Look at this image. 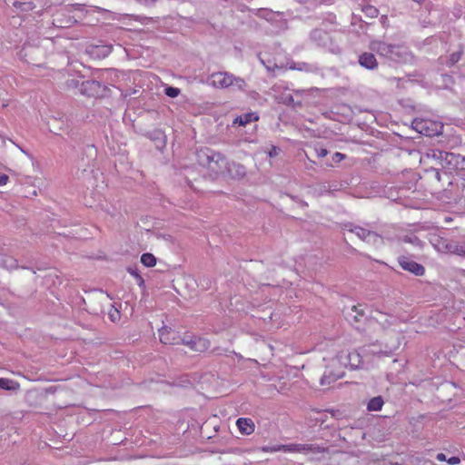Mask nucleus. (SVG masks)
<instances>
[{"mask_svg": "<svg viewBox=\"0 0 465 465\" xmlns=\"http://www.w3.org/2000/svg\"><path fill=\"white\" fill-rule=\"evenodd\" d=\"M311 35H312V38L320 39V40H324L328 36L324 31L320 30V29L313 30L312 32Z\"/></svg>", "mask_w": 465, "mask_h": 465, "instance_id": "nucleus-32", "label": "nucleus"}, {"mask_svg": "<svg viewBox=\"0 0 465 465\" xmlns=\"http://www.w3.org/2000/svg\"><path fill=\"white\" fill-rule=\"evenodd\" d=\"M180 343L187 346L192 351L197 352H204L210 348V341L205 338L195 337V336H184L180 337Z\"/></svg>", "mask_w": 465, "mask_h": 465, "instance_id": "nucleus-7", "label": "nucleus"}, {"mask_svg": "<svg viewBox=\"0 0 465 465\" xmlns=\"http://www.w3.org/2000/svg\"><path fill=\"white\" fill-rule=\"evenodd\" d=\"M460 57H461V52H455V53L451 54L447 62V65H453L454 64H456L457 62L460 61Z\"/></svg>", "mask_w": 465, "mask_h": 465, "instance_id": "nucleus-33", "label": "nucleus"}, {"mask_svg": "<svg viewBox=\"0 0 465 465\" xmlns=\"http://www.w3.org/2000/svg\"><path fill=\"white\" fill-rule=\"evenodd\" d=\"M463 162H465V157L460 154L443 151L442 160L439 162V166L444 169L446 173H451L459 167L465 168Z\"/></svg>", "mask_w": 465, "mask_h": 465, "instance_id": "nucleus-6", "label": "nucleus"}, {"mask_svg": "<svg viewBox=\"0 0 465 465\" xmlns=\"http://www.w3.org/2000/svg\"><path fill=\"white\" fill-rule=\"evenodd\" d=\"M400 346V342L398 341L395 345L392 347H390L389 349H386L385 351H380L377 352H374L378 356H390Z\"/></svg>", "mask_w": 465, "mask_h": 465, "instance_id": "nucleus-30", "label": "nucleus"}, {"mask_svg": "<svg viewBox=\"0 0 465 465\" xmlns=\"http://www.w3.org/2000/svg\"><path fill=\"white\" fill-rule=\"evenodd\" d=\"M359 64L361 66L368 69L374 70L378 67V62L375 55L372 53H362L359 56Z\"/></svg>", "mask_w": 465, "mask_h": 465, "instance_id": "nucleus-15", "label": "nucleus"}, {"mask_svg": "<svg viewBox=\"0 0 465 465\" xmlns=\"http://www.w3.org/2000/svg\"><path fill=\"white\" fill-rule=\"evenodd\" d=\"M88 10L83 4H74L57 13L54 18V25L58 27H70L84 19Z\"/></svg>", "mask_w": 465, "mask_h": 465, "instance_id": "nucleus-1", "label": "nucleus"}, {"mask_svg": "<svg viewBox=\"0 0 465 465\" xmlns=\"http://www.w3.org/2000/svg\"><path fill=\"white\" fill-rule=\"evenodd\" d=\"M362 367V359L357 351H351L350 369L355 370Z\"/></svg>", "mask_w": 465, "mask_h": 465, "instance_id": "nucleus-21", "label": "nucleus"}, {"mask_svg": "<svg viewBox=\"0 0 465 465\" xmlns=\"http://www.w3.org/2000/svg\"><path fill=\"white\" fill-rule=\"evenodd\" d=\"M436 459L439 461H446V462H447V460H448L444 453H438L437 456H436Z\"/></svg>", "mask_w": 465, "mask_h": 465, "instance_id": "nucleus-44", "label": "nucleus"}, {"mask_svg": "<svg viewBox=\"0 0 465 465\" xmlns=\"http://www.w3.org/2000/svg\"><path fill=\"white\" fill-rule=\"evenodd\" d=\"M350 361H351V351L345 350L341 351L334 359L331 361V366L337 367L338 365L340 368H338L336 371H331L330 369H327L322 377L321 378V384L322 385H329L337 380L342 378L344 376V371L343 368H350Z\"/></svg>", "mask_w": 465, "mask_h": 465, "instance_id": "nucleus-2", "label": "nucleus"}, {"mask_svg": "<svg viewBox=\"0 0 465 465\" xmlns=\"http://www.w3.org/2000/svg\"><path fill=\"white\" fill-rule=\"evenodd\" d=\"M391 48V44H387L382 41H373L371 43V49L380 56L385 57L386 59L389 58Z\"/></svg>", "mask_w": 465, "mask_h": 465, "instance_id": "nucleus-17", "label": "nucleus"}, {"mask_svg": "<svg viewBox=\"0 0 465 465\" xmlns=\"http://www.w3.org/2000/svg\"><path fill=\"white\" fill-rule=\"evenodd\" d=\"M440 166H436V165H430V170L427 169L426 172H431V173L433 174L434 178L437 180V181H440Z\"/></svg>", "mask_w": 465, "mask_h": 465, "instance_id": "nucleus-34", "label": "nucleus"}, {"mask_svg": "<svg viewBox=\"0 0 465 465\" xmlns=\"http://www.w3.org/2000/svg\"><path fill=\"white\" fill-rule=\"evenodd\" d=\"M159 338L163 344H178L180 343V337L174 331L167 327H163L159 330Z\"/></svg>", "mask_w": 465, "mask_h": 465, "instance_id": "nucleus-14", "label": "nucleus"}, {"mask_svg": "<svg viewBox=\"0 0 465 465\" xmlns=\"http://www.w3.org/2000/svg\"><path fill=\"white\" fill-rule=\"evenodd\" d=\"M383 400L381 396L371 399L368 402L367 408L371 411H381L383 406Z\"/></svg>", "mask_w": 465, "mask_h": 465, "instance_id": "nucleus-22", "label": "nucleus"}, {"mask_svg": "<svg viewBox=\"0 0 465 465\" xmlns=\"http://www.w3.org/2000/svg\"><path fill=\"white\" fill-rule=\"evenodd\" d=\"M413 1L418 3V4H421L424 0H413Z\"/></svg>", "mask_w": 465, "mask_h": 465, "instance_id": "nucleus-46", "label": "nucleus"}, {"mask_svg": "<svg viewBox=\"0 0 465 465\" xmlns=\"http://www.w3.org/2000/svg\"><path fill=\"white\" fill-rule=\"evenodd\" d=\"M141 262L145 267H153L156 264V258L153 254L145 252L141 256Z\"/></svg>", "mask_w": 465, "mask_h": 465, "instance_id": "nucleus-24", "label": "nucleus"}, {"mask_svg": "<svg viewBox=\"0 0 465 465\" xmlns=\"http://www.w3.org/2000/svg\"><path fill=\"white\" fill-rule=\"evenodd\" d=\"M398 262L402 270L407 271L416 276H422L425 273V268L423 265L416 262L408 256H400L398 258Z\"/></svg>", "mask_w": 465, "mask_h": 465, "instance_id": "nucleus-10", "label": "nucleus"}, {"mask_svg": "<svg viewBox=\"0 0 465 465\" xmlns=\"http://www.w3.org/2000/svg\"><path fill=\"white\" fill-rule=\"evenodd\" d=\"M9 180V177L6 174H0V186L5 185Z\"/></svg>", "mask_w": 465, "mask_h": 465, "instance_id": "nucleus-41", "label": "nucleus"}, {"mask_svg": "<svg viewBox=\"0 0 465 465\" xmlns=\"http://www.w3.org/2000/svg\"><path fill=\"white\" fill-rule=\"evenodd\" d=\"M258 120H259V115L256 113L250 112V113H245L243 114L237 116L233 120L232 124H238L239 126H245L246 124H248L252 122H256Z\"/></svg>", "mask_w": 465, "mask_h": 465, "instance_id": "nucleus-18", "label": "nucleus"}, {"mask_svg": "<svg viewBox=\"0 0 465 465\" xmlns=\"http://www.w3.org/2000/svg\"><path fill=\"white\" fill-rule=\"evenodd\" d=\"M127 272L136 280V282H137V284L140 287L144 286V280L143 279V277L139 273L137 268H135V267H128L127 268Z\"/></svg>", "mask_w": 465, "mask_h": 465, "instance_id": "nucleus-25", "label": "nucleus"}, {"mask_svg": "<svg viewBox=\"0 0 465 465\" xmlns=\"http://www.w3.org/2000/svg\"><path fill=\"white\" fill-rule=\"evenodd\" d=\"M262 450L263 452H277V451H284L285 452V447L283 444H278L273 446H263L262 447Z\"/></svg>", "mask_w": 465, "mask_h": 465, "instance_id": "nucleus-29", "label": "nucleus"}, {"mask_svg": "<svg viewBox=\"0 0 465 465\" xmlns=\"http://www.w3.org/2000/svg\"><path fill=\"white\" fill-rule=\"evenodd\" d=\"M280 148L277 146H272L270 152L268 153L270 157H275L279 154Z\"/></svg>", "mask_w": 465, "mask_h": 465, "instance_id": "nucleus-39", "label": "nucleus"}, {"mask_svg": "<svg viewBox=\"0 0 465 465\" xmlns=\"http://www.w3.org/2000/svg\"><path fill=\"white\" fill-rule=\"evenodd\" d=\"M0 265L7 270H14L18 267L17 261L11 256H1Z\"/></svg>", "mask_w": 465, "mask_h": 465, "instance_id": "nucleus-20", "label": "nucleus"}, {"mask_svg": "<svg viewBox=\"0 0 465 465\" xmlns=\"http://www.w3.org/2000/svg\"><path fill=\"white\" fill-rule=\"evenodd\" d=\"M16 384L14 381L7 379V378H0V389L10 391L14 390L15 387L14 386Z\"/></svg>", "mask_w": 465, "mask_h": 465, "instance_id": "nucleus-28", "label": "nucleus"}, {"mask_svg": "<svg viewBox=\"0 0 465 465\" xmlns=\"http://www.w3.org/2000/svg\"><path fill=\"white\" fill-rule=\"evenodd\" d=\"M345 228L347 231L355 233L359 239L369 244L379 246L383 243L382 236L373 231L370 224H366V226H361L350 223L346 224Z\"/></svg>", "mask_w": 465, "mask_h": 465, "instance_id": "nucleus-4", "label": "nucleus"}, {"mask_svg": "<svg viewBox=\"0 0 465 465\" xmlns=\"http://www.w3.org/2000/svg\"><path fill=\"white\" fill-rule=\"evenodd\" d=\"M315 153L318 157L322 158L328 154V150L325 148H315Z\"/></svg>", "mask_w": 465, "mask_h": 465, "instance_id": "nucleus-37", "label": "nucleus"}, {"mask_svg": "<svg viewBox=\"0 0 465 465\" xmlns=\"http://www.w3.org/2000/svg\"><path fill=\"white\" fill-rule=\"evenodd\" d=\"M292 102H293V98H292V96L291 94H288V96L286 97V99H285L284 103H286V104H291V103H292Z\"/></svg>", "mask_w": 465, "mask_h": 465, "instance_id": "nucleus-45", "label": "nucleus"}, {"mask_svg": "<svg viewBox=\"0 0 465 465\" xmlns=\"http://www.w3.org/2000/svg\"><path fill=\"white\" fill-rule=\"evenodd\" d=\"M411 59V54L405 45H391L388 60L395 63H407Z\"/></svg>", "mask_w": 465, "mask_h": 465, "instance_id": "nucleus-8", "label": "nucleus"}, {"mask_svg": "<svg viewBox=\"0 0 465 465\" xmlns=\"http://www.w3.org/2000/svg\"><path fill=\"white\" fill-rule=\"evenodd\" d=\"M351 312L354 314H350V317H351L354 322H360L365 316V311L361 304L353 305L351 307Z\"/></svg>", "mask_w": 465, "mask_h": 465, "instance_id": "nucleus-23", "label": "nucleus"}, {"mask_svg": "<svg viewBox=\"0 0 465 465\" xmlns=\"http://www.w3.org/2000/svg\"><path fill=\"white\" fill-rule=\"evenodd\" d=\"M365 13L371 16V17H376L379 14V11L377 8H375L374 6H371V5H369V6H366V8L364 9Z\"/></svg>", "mask_w": 465, "mask_h": 465, "instance_id": "nucleus-36", "label": "nucleus"}, {"mask_svg": "<svg viewBox=\"0 0 465 465\" xmlns=\"http://www.w3.org/2000/svg\"><path fill=\"white\" fill-rule=\"evenodd\" d=\"M207 84L219 89L232 86L237 90L242 91L246 87V83L242 78L234 76L232 74L228 72H216L212 74L207 79Z\"/></svg>", "mask_w": 465, "mask_h": 465, "instance_id": "nucleus-3", "label": "nucleus"}, {"mask_svg": "<svg viewBox=\"0 0 465 465\" xmlns=\"http://www.w3.org/2000/svg\"><path fill=\"white\" fill-rule=\"evenodd\" d=\"M447 248L449 249V251L450 252H453L460 256H463V254L465 253V243L464 244L453 243V244L447 245Z\"/></svg>", "mask_w": 465, "mask_h": 465, "instance_id": "nucleus-26", "label": "nucleus"}, {"mask_svg": "<svg viewBox=\"0 0 465 465\" xmlns=\"http://www.w3.org/2000/svg\"><path fill=\"white\" fill-rule=\"evenodd\" d=\"M443 151L430 149L420 156V163L428 165L439 166V162L442 160Z\"/></svg>", "mask_w": 465, "mask_h": 465, "instance_id": "nucleus-13", "label": "nucleus"}, {"mask_svg": "<svg viewBox=\"0 0 465 465\" xmlns=\"http://www.w3.org/2000/svg\"><path fill=\"white\" fill-rule=\"evenodd\" d=\"M109 318L113 322H116L120 320V312L117 309H111L109 312Z\"/></svg>", "mask_w": 465, "mask_h": 465, "instance_id": "nucleus-35", "label": "nucleus"}, {"mask_svg": "<svg viewBox=\"0 0 465 465\" xmlns=\"http://www.w3.org/2000/svg\"><path fill=\"white\" fill-rule=\"evenodd\" d=\"M164 94L169 96V97H172V98H174V97H177L180 94V89L179 88H176V87H172V86H169V87H166L164 89Z\"/></svg>", "mask_w": 465, "mask_h": 465, "instance_id": "nucleus-31", "label": "nucleus"}, {"mask_svg": "<svg viewBox=\"0 0 465 465\" xmlns=\"http://www.w3.org/2000/svg\"><path fill=\"white\" fill-rule=\"evenodd\" d=\"M412 128L425 136L432 137L442 133L443 125L430 119H414Z\"/></svg>", "mask_w": 465, "mask_h": 465, "instance_id": "nucleus-5", "label": "nucleus"}, {"mask_svg": "<svg viewBox=\"0 0 465 465\" xmlns=\"http://www.w3.org/2000/svg\"><path fill=\"white\" fill-rule=\"evenodd\" d=\"M236 425L242 435L248 436L254 432L255 425L250 418H239L236 420Z\"/></svg>", "mask_w": 465, "mask_h": 465, "instance_id": "nucleus-16", "label": "nucleus"}, {"mask_svg": "<svg viewBox=\"0 0 465 465\" xmlns=\"http://www.w3.org/2000/svg\"><path fill=\"white\" fill-rule=\"evenodd\" d=\"M290 69L297 70V71H304L309 73H316L319 71V68L314 65L304 62L292 63L290 65Z\"/></svg>", "mask_w": 465, "mask_h": 465, "instance_id": "nucleus-19", "label": "nucleus"}, {"mask_svg": "<svg viewBox=\"0 0 465 465\" xmlns=\"http://www.w3.org/2000/svg\"><path fill=\"white\" fill-rule=\"evenodd\" d=\"M256 15L268 21L272 20L275 15L272 10L266 8L258 9Z\"/></svg>", "mask_w": 465, "mask_h": 465, "instance_id": "nucleus-27", "label": "nucleus"}, {"mask_svg": "<svg viewBox=\"0 0 465 465\" xmlns=\"http://www.w3.org/2000/svg\"><path fill=\"white\" fill-rule=\"evenodd\" d=\"M197 158L202 165H211L213 163L217 164L220 161H223V156L220 153L209 148L201 149L197 153Z\"/></svg>", "mask_w": 465, "mask_h": 465, "instance_id": "nucleus-11", "label": "nucleus"}, {"mask_svg": "<svg viewBox=\"0 0 465 465\" xmlns=\"http://www.w3.org/2000/svg\"><path fill=\"white\" fill-rule=\"evenodd\" d=\"M396 321V319L392 316L390 317V319H386V321L384 322H382V325L384 327L386 326H390L391 324H393V322Z\"/></svg>", "mask_w": 465, "mask_h": 465, "instance_id": "nucleus-43", "label": "nucleus"}, {"mask_svg": "<svg viewBox=\"0 0 465 465\" xmlns=\"http://www.w3.org/2000/svg\"><path fill=\"white\" fill-rule=\"evenodd\" d=\"M460 462V460L459 457L453 456L447 460V463L450 465H457Z\"/></svg>", "mask_w": 465, "mask_h": 465, "instance_id": "nucleus-40", "label": "nucleus"}, {"mask_svg": "<svg viewBox=\"0 0 465 465\" xmlns=\"http://www.w3.org/2000/svg\"><path fill=\"white\" fill-rule=\"evenodd\" d=\"M13 143H14V144H15V146H16V147H17V148H18V149H19V150H20L24 154H25L28 158L33 159L32 154H31L28 151L25 150L23 147H21L20 145L16 144V143H14V142H13Z\"/></svg>", "mask_w": 465, "mask_h": 465, "instance_id": "nucleus-42", "label": "nucleus"}, {"mask_svg": "<svg viewBox=\"0 0 465 465\" xmlns=\"http://www.w3.org/2000/svg\"><path fill=\"white\" fill-rule=\"evenodd\" d=\"M406 241H407V242H414V241H412V239H411V238H408V239H406Z\"/></svg>", "mask_w": 465, "mask_h": 465, "instance_id": "nucleus-47", "label": "nucleus"}, {"mask_svg": "<svg viewBox=\"0 0 465 465\" xmlns=\"http://www.w3.org/2000/svg\"><path fill=\"white\" fill-rule=\"evenodd\" d=\"M285 452H313L321 453L324 451V448H322L315 444H287L284 445Z\"/></svg>", "mask_w": 465, "mask_h": 465, "instance_id": "nucleus-12", "label": "nucleus"}, {"mask_svg": "<svg viewBox=\"0 0 465 465\" xmlns=\"http://www.w3.org/2000/svg\"><path fill=\"white\" fill-rule=\"evenodd\" d=\"M105 90V86L103 85L97 80H87L81 84L80 92L81 94L90 96L96 97L102 95Z\"/></svg>", "mask_w": 465, "mask_h": 465, "instance_id": "nucleus-9", "label": "nucleus"}, {"mask_svg": "<svg viewBox=\"0 0 465 465\" xmlns=\"http://www.w3.org/2000/svg\"><path fill=\"white\" fill-rule=\"evenodd\" d=\"M345 158V154L341 153H335L333 155H332V160L334 163H340L341 162L343 159Z\"/></svg>", "mask_w": 465, "mask_h": 465, "instance_id": "nucleus-38", "label": "nucleus"}]
</instances>
